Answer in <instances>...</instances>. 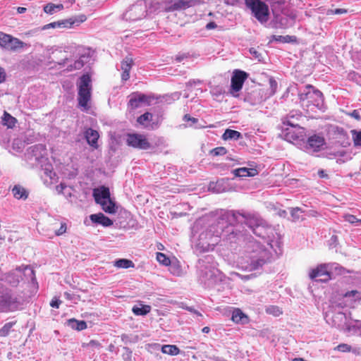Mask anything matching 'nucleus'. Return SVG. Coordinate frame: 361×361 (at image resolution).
<instances>
[{"label": "nucleus", "mask_w": 361, "mask_h": 361, "mask_svg": "<svg viewBox=\"0 0 361 361\" xmlns=\"http://www.w3.org/2000/svg\"><path fill=\"white\" fill-rule=\"evenodd\" d=\"M267 247H264L257 240L249 241L245 250L246 257L241 262L242 268L246 271H252L271 262L274 259L271 250H274L276 255H278V253L271 243L267 242Z\"/></svg>", "instance_id": "nucleus-1"}, {"label": "nucleus", "mask_w": 361, "mask_h": 361, "mask_svg": "<svg viewBox=\"0 0 361 361\" xmlns=\"http://www.w3.org/2000/svg\"><path fill=\"white\" fill-rule=\"evenodd\" d=\"M238 217L235 211L224 213L215 223L204 228L199 235L195 250L200 253L213 250L221 238L220 229L224 227L227 220Z\"/></svg>", "instance_id": "nucleus-2"}, {"label": "nucleus", "mask_w": 361, "mask_h": 361, "mask_svg": "<svg viewBox=\"0 0 361 361\" xmlns=\"http://www.w3.org/2000/svg\"><path fill=\"white\" fill-rule=\"evenodd\" d=\"M299 98L302 106L307 111H314L316 109L323 111L324 99L322 93L315 90L312 85H306L299 93Z\"/></svg>", "instance_id": "nucleus-3"}, {"label": "nucleus", "mask_w": 361, "mask_h": 361, "mask_svg": "<svg viewBox=\"0 0 361 361\" xmlns=\"http://www.w3.org/2000/svg\"><path fill=\"white\" fill-rule=\"evenodd\" d=\"M213 258L210 255H207L204 259L198 261L199 280L207 287L212 286L216 282L218 270L212 265H206L205 263H210Z\"/></svg>", "instance_id": "nucleus-4"}, {"label": "nucleus", "mask_w": 361, "mask_h": 361, "mask_svg": "<svg viewBox=\"0 0 361 361\" xmlns=\"http://www.w3.org/2000/svg\"><path fill=\"white\" fill-rule=\"evenodd\" d=\"M238 217L235 218L241 224H244L247 225L256 235L265 238L267 234V231L271 230L270 228H267L262 225V221L258 217L247 213H241L240 212H235Z\"/></svg>", "instance_id": "nucleus-5"}, {"label": "nucleus", "mask_w": 361, "mask_h": 361, "mask_svg": "<svg viewBox=\"0 0 361 361\" xmlns=\"http://www.w3.org/2000/svg\"><path fill=\"white\" fill-rule=\"evenodd\" d=\"M228 221H235L240 224V222L236 219H231V220H227L226 223L224 224V227L222 228V229H220V232L221 233V239L229 243H237L241 240H244L245 233L240 231V226L228 224Z\"/></svg>", "instance_id": "nucleus-6"}, {"label": "nucleus", "mask_w": 361, "mask_h": 361, "mask_svg": "<svg viewBox=\"0 0 361 361\" xmlns=\"http://www.w3.org/2000/svg\"><path fill=\"white\" fill-rule=\"evenodd\" d=\"M246 6L252 14L262 24L266 23L269 18V6L261 0H245Z\"/></svg>", "instance_id": "nucleus-7"}, {"label": "nucleus", "mask_w": 361, "mask_h": 361, "mask_svg": "<svg viewBox=\"0 0 361 361\" xmlns=\"http://www.w3.org/2000/svg\"><path fill=\"white\" fill-rule=\"evenodd\" d=\"M91 78L88 74L82 75L79 80L78 103L82 107L86 108L91 97Z\"/></svg>", "instance_id": "nucleus-8"}, {"label": "nucleus", "mask_w": 361, "mask_h": 361, "mask_svg": "<svg viewBox=\"0 0 361 361\" xmlns=\"http://www.w3.org/2000/svg\"><path fill=\"white\" fill-rule=\"evenodd\" d=\"M293 118L294 116H289L286 118L283 121L284 126H289L290 127L287 128L284 133L285 140L290 142H293L294 141L302 139L304 134L303 128L300 127L298 123H295L291 121V118Z\"/></svg>", "instance_id": "nucleus-9"}, {"label": "nucleus", "mask_w": 361, "mask_h": 361, "mask_svg": "<svg viewBox=\"0 0 361 361\" xmlns=\"http://www.w3.org/2000/svg\"><path fill=\"white\" fill-rule=\"evenodd\" d=\"M147 5L144 0H139L133 4L123 15L126 20L136 21L146 16Z\"/></svg>", "instance_id": "nucleus-10"}, {"label": "nucleus", "mask_w": 361, "mask_h": 361, "mask_svg": "<svg viewBox=\"0 0 361 361\" xmlns=\"http://www.w3.org/2000/svg\"><path fill=\"white\" fill-rule=\"evenodd\" d=\"M20 302L16 295L6 291L0 296V312H15L19 309Z\"/></svg>", "instance_id": "nucleus-11"}, {"label": "nucleus", "mask_w": 361, "mask_h": 361, "mask_svg": "<svg viewBox=\"0 0 361 361\" xmlns=\"http://www.w3.org/2000/svg\"><path fill=\"white\" fill-rule=\"evenodd\" d=\"M197 0H164L163 10L166 12L184 11L197 4Z\"/></svg>", "instance_id": "nucleus-12"}, {"label": "nucleus", "mask_w": 361, "mask_h": 361, "mask_svg": "<svg viewBox=\"0 0 361 361\" xmlns=\"http://www.w3.org/2000/svg\"><path fill=\"white\" fill-rule=\"evenodd\" d=\"M126 142L128 146L133 148L147 150L151 148V144L145 135L138 133H128Z\"/></svg>", "instance_id": "nucleus-13"}, {"label": "nucleus", "mask_w": 361, "mask_h": 361, "mask_svg": "<svg viewBox=\"0 0 361 361\" xmlns=\"http://www.w3.org/2000/svg\"><path fill=\"white\" fill-rule=\"evenodd\" d=\"M248 77V74L240 70H235L231 77V94L233 97H237L236 94L243 87V83Z\"/></svg>", "instance_id": "nucleus-14"}, {"label": "nucleus", "mask_w": 361, "mask_h": 361, "mask_svg": "<svg viewBox=\"0 0 361 361\" xmlns=\"http://www.w3.org/2000/svg\"><path fill=\"white\" fill-rule=\"evenodd\" d=\"M31 150L30 154L32 158H34L35 161L42 166V164L49 162L48 160L47 151L45 145L39 144L35 145L30 148Z\"/></svg>", "instance_id": "nucleus-15"}, {"label": "nucleus", "mask_w": 361, "mask_h": 361, "mask_svg": "<svg viewBox=\"0 0 361 361\" xmlns=\"http://www.w3.org/2000/svg\"><path fill=\"white\" fill-rule=\"evenodd\" d=\"M311 279H317L322 282H326L331 279V276L328 269L326 264L319 265L316 269H312L310 273Z\"/></svg>", "instance_id": "nucleus-16"}, {"label": "nucleus", "mask_w": 361, "mask_h": 361, "mask_svg": "<svg viewBox=\"0 0 361 361\" xmlns=\"http://www.w3.org/2000/svg\"><path fill=\"white\" fill-rule=\"evenodd\" d=\"M42 170L44 172V174L42 175V177L44 179V183L45 185L49 186L57 183L59 177L53 171V166L49 162L42 164Z\"/></svg>", "instance_id": "nucleus-17"}, {"label": "nucleus", "mask_w": 361, "mask_h": 361, "mask_svg": "<svg viewBox=\"0 0 361 361\" xmlns=\"http://www.w3.org/2000/svg\"><path fill=\"white\" fill-rule=\"evenodd\" d=\"M150 102V97L146 94L140 92H135L130 95L128 105L132 109H137L140 107L142 104H149Z\"/></svg>", "instance_id": "nucleus-18"}, {"label": "nucleus", "mask_w": 361, "mask_h": 361, "mask_svg": "<svg viewBox=\"0 0 361 361\" xmlns=\"http://www.w3.org/2000/svg\"><path fill=\"white\" fill-rule=\"evenodd\" d=\"M325 144V140L322 136L314 135L307 140L306 148L310 152H318Z\"/></svg>", "instance_id": "nucleus-19"}, {"label": "nucleus", "mask_w": 361, "mask_h": 361, "mask_svg": "<svg viewBox=\"0 0 361 361\" xmlns=\"http://www.w3.org/2000/svg\"><path fill=\"white\" fill-rule=\"evenodd\" d=\"M92 223L109 227L113 225V221L109 217L104 216L102 213L94 214L90 216Z\"/></svg>", "instance_id": "nucleus-20"}, {"label": "nucleus", "mask_w": 361, "mask_h": 361, "mask_svg": "<svg viewBox=\"0 0 361 361\" xmlns=\"http://www.w3.org/2000/svg\"><path fill=\"white\" fill-rule=\"evenodd\" d=\"M94 197L97 203L102 202V200L111 199L109 190L105 187H102L100 189L94 190Z\"/></svg>", "instance_id": "nucleus-21"}, {"label": "nucleus", "mask_w": 361, "mask_h": 361, "mask_svg": "<svg viewBox=\"0 0 361 361\" xmlns=\"http://www.w3.org/2000/svg\"><path fill=\"white\" fill-rule=\"evenodd\" d=\"M13 196L17 200H25L28 197V192L20 185H15L11 190Z\"/></svg>", "instance_id": "nucleus-22"}, {"label": "nucleus", "mask_w": 361, "mask_h": 361, "mask_svg": "<svg viewBox=\"0 0 361 361\" xmlns=\"http://www.w3.org/2000/svg\"><path fill=\"white\" fill-rule=\"evenodd\" d=\"M99 137V133L95 130L88 128L85 131V138L87 140V143L94 147H97V140Z\"/></svg>", "instance_id": "nucleus-23"}, {"label": "nucleus", "mask_w": 361, "mask_h": 361, "mask_svg": "<svg viewBox=\"0 0 361 361\" xmlns=\"http://www.w3.org/2000/svg\"><path fill=\"white\" fill-rule=\"evenodd\" d=\"M275 27L276 28H286L293 24V18L289 19L286 16H276L275 17Z\"/></svg>", "instance_id": "nucleus-24"}, {"label": "nucleus", "mask_w": 361, "mask_h": 361, "mask_svg": "<svg viewBox=\"0 0 361 361\" xmlns=\"http://www.w3.org/2000/svg\"><path fill=\"white\" fill-rule=\"evenodd\" d=\"M25 46V44L23 42L10 35L9 42L7 45L6 49L16 51L19 49L23 48Z\"/></svg>", "instance_id": "nucleus-25"}, {"label": "nucleus", "mask_w": 361, "mask_h": 361, "mask_svg": "<svg viewBox=\"0 0 361 361\" xmlns=\"http://www.w3.org/2000/svg\"><path fill=\"white\" fill-rule=\"evenodd\" d=\"M255 170L253 169H247L245 167L239 168L233 171V173L236 177H249L253 176L255 174Z\"/></svg>", "instance_id": "nucleus-26"}, {"label": "nucleus", "mask_w": 361, "mask_h": 361, "mask_svg": "<svg viewBox=\"0 0 361 361\" xmlns=\"http://www.w3.org/2000/svg\"><path fill=\"white\" fill-rule=\"evenodd\" d=\"M1 123L4 126H7L8 128H13L17 123V119L8 112L4 111L1 117Z\"/></svg>", "instance_id": "nucleus-27"}, {"label": "nucleus", "mask_w": 361, "mask_h": 361, "mask_svg": "<svg viewBox=\"0 0 361 361\" xmlns=\"http://www.w3.org/2000/svg\"><path fill=\"white\" fill-rule=\"evenodd\" d=\"M98 204L101 205L102 209L106 213L114 214L116 212V204L111 199L102 200V202H100Z\"/></svg>", "instance_id": "nucleus-28"}, {"label": "nucleus", "mask_w": 361, "mask_h": 361, "mask_svg": "<svg viewBox=\"0 0 361 361\" xmlns=\"http://www.w3.org/2000/svg\"><path fill=\"white\" fill-rule=\"evenodd\" d=\"M232 320L235 323L245 324L247 322V317L239 309H236L233 312Z\"/></svg>", "instance_id": "nucleus-29"}, {"label": "nucleus", "mask_w": 361, "mask_h": 361, "mask_svg": "<svg viewBox=\"0 0 361 361\" xmlns=\"http://www.w3.org/2000/svg\"><path fill=\"white\" fill-rule=\"evenodd\" d=\"M68 325L73 329L82 331L87 328V324L84 321H78L75 319L68 320Z\"/></svg>", "instance_id": "nucleus-30"}, {"label": "nucleus", "mask_w": 361, "mask_h": 361, "mask_svg": "<svg viewBox=\"0 0 361 361\" xmlns=\"http://www.w3.org/2000/svg\"><path fill=\"white\" fill-rule=\"evenodd\" d=\"M241 137V134L240 132L234 130L227 129L225 130L224 133L222 135V138L225 140H237Z\"/></svg>", "instance_id": "nucleus-31"}, {"label": "nucleus", "mask_w": 361, "mask_h": 361, "mask_svg": "<svg viewBox=\"0 0 361 361\" xmlns=\"http://www.w3.org/2000/svg\"><path fill=\"white\" fill-rule=\"evenodd\" d=\"M133 312L135 315H146L151 311V306L147 305H141L140 307L135 305L132 309Z\"/></svg>", "instance_id": "nucleus-32"}, {"label": "nucleus", "mask_w": 361, "mask_h": 361, "mask_svg": "<svg viewBox=\"0 0 361 361\" xmlns=\"http://www.w3.org/2000/svg\"><path fill=\"white\" fill-rule=\"evenodd\" d=\"M161 350L163 353L170 355H177L180 353L179 348L175 345H164Z\"/></svg>", "instance_id": "nucleus-33"}, {"label": "nucleus", "mask_w": 361, "mask_h": 361, "mask_svg": "<svg viewBox=\"0 0 361 361\" xmlns=\"http://www.w3.org/2000/svg\"><path fill=\"white\" fill-rule=\"evenodd\" d=\"M63 8V6L61 4H47L44 6V11L47 14H53L59 11H61Z\"/></svg>", "instance_id": "nucleus-34"}, {"label": "nucleus", "mask_w": 361, "mask_h": 361, "mask_svg": "<svg viewBox=\"0 0 361 361\" xmlns=\"http://www.w3.org/2000/svg\"><path fill=\"white\" fill-rule=\"evenodd\" d=\"M114 266L118 268L128 269L135 267L133 261L127 259H119L114 262Z\"/></svg>", "instance_id": "nucleus-35"}, {"label": "nucleus", "mask_w": 361, "mask_h": 361, "mask_svg": "<svg viewBox=\"0 0 361 361\" xmlns=\"http://www.w3.org/2000/svg\"><path fill=\"white\" fill-rule=\"evenodd\" d=\"M68 24L69 23L67 20H60L56 22L50 23L49 24L45 25L43 27V30H47L49 28H56V27H68Z\"/></svg>", "instance_id": "nucleus-36"}, {"label": "nucleus", "mask_w": 361, "mask_h": 361, "mask_svg": "<svg viewBox=\"0 0 361 361\" xmlns=\"http://www.w3.org/2000/svg\"><path fill=\"white\" fill-rule=\"evenodd\" d=\"M16 324V322H10L6 323L1 329H0V337L7 336L11 332V329Z\"/></svg>", "instance_id": "nucleus-37"}, {"label": "nucleus", "mask_w": 361, "mask_h": 361, "mask_svg": "<svg viewBox=\"0 0 361 361\" xmlns=\"http://www.w3.org/2000/svg\"><path fill=\"white\" fill-rule=\"evenodd\" d=\"M56 190L59 194H63L66 197H71V190L66 185L61 183L57 185Z\"/></svg>", "instance_id": "nucleus-38"}, {"label": "nucleus", "mask_w": 361, "mask_h": 361, "mask_svg": "<svg viewBox=\"0 0 361 361\" xmlns=\"http://www.w3.org/2000/svg\"><path fill=\"white\" fill-rule=\"evenodd\" d=\"M350 133L354 145L355 147H361V130H352Z\"/></svg>", "instance_id": "nucleus-39"}, {"label": "nucleus", "mask_w": 361, "mask_h": 361, "mask_svg": "<svg viewBox=\"0 0 361 361\" xmlns=\"http://www.w3.org/2000/svg\"><path fill=\"white\" fill-rule=\"evenodd\" d=\"M152 114L149 112H146L144 114L139 116L137 119V123L142 126H147V123L149 122L152 119Z\"/></svg>", "instance_id": "nucleus-40"}, {"label": "nucleus", "mask_w": 361, "mask_h": 361, "mask_svg": "<svg viewBox=\"0 0 361 361\" xmlns=\"http://www.w3.org/2000/svg\"><path fill=\"white\" fill-rule=\"evenodd\" d=\"M87 58L85 56H81L79 59L76 60L73 65L71 66L70 70H79L83 67L86 63L85 59Z\"/></svg>", "instance_id": "nucleus-41"}, {"label": "nucleus", "mask_w": 361, "mask_h": 361, "mask_svg": "<svg viewBox=\"0 0 361 361\" xmlns=\"http://www.w3.org/2000/svg\"><path fill=\"white\" fill-rule=\"evenodd\" d=\"M266 312L267 313L272 314L275 317H278L282 314L281 309L279 307L275 305H270L267 307L266 309Z\"/></svg>", "instance_id": "nucleus-42"}, {"label": "nucleus", "mask_w": 361, "mask_h": 361, "mask_svg": "<svg viewBox=\"0 0 361 361\" xmlns=\"http://www.w3.org/2000/svg\"><path fill=\"white\" fill-rule=\"evenodd\" d=\"M303 212H304L299 207L292 208L290 210V215L293 221H298L300 219H303L300 215Z\"/></svg>", "instance_id": "nucleus-43"}, {"label": "nucleus", "mask_w": 361, "mask_h": 361, "mask_svg": "<svg viewBox=\"0 0 361 361\" xmlns=\"http://www.w3.org/2000/svg\"><path fill=\"white\" fill-rule=\"evenodd\" d=\"M157 259L160 264L165 266H168L171 263L169 258L167 257L166 255L161 252L157 253Z\"/></svg>", "instance_id": "nucleus-44"}, {"label": "nucleus", "mask_w": 361, "mask_h": 361, "mask_svg": "<svg viewBox=\"0 0 361 361\" xmlns=\"http://www.w3.org/2000/svg\"><path fill=\"white\" fill-rule=\"evenodd\" d=\"M344 298H353L354 301L361 300V293L357 290L348 291L344 294Z\"/></svg>", "instance_id": "nucleus-45"}, {"label": "nucleus", "mask_w": 361, "mask_h": 361, "mask_svg": "<svg viewBox=\"0 0 361 361\" xmlns=\"http://www.w3.org/2000/svg\"><path fill=\"white\" fill-rule=\"evenodd\" d=\"M10 35H7L0 32V46L6 49L9 42Z\"/></svg>", "instance_id": "nucleus-46"}, {"label": "nucleus", "mask_w": 361, "mask_h": 361, "mask_svg": "<svg viewBox=\"0 0 361 361\" xmlns=\"http://www.w3.org/2000/svg\"><path fill=\"white\" fill-rule=\"evenodd\" d=\"M132 66V59L126 58L121 63V69L125 72H130Z\"/></svg>", "instance_id": "nucleus-47"}, {"label": "nucleus", "mask_w": 361, "mask_h": 361, "mask_svg": "<svg viewBox=\"0 0 361 361\" xmlns=\"http://www.w3.org/2000/svg\"><path fill=\"white\" fill-rule=\"evenodd\" d=\"M210 153L214 156H222L227 153V150L224 147H218L211 150Z\"/></svg>", "instance_id": "nucleus-48"}, {"label": "nucleus", "mask_w": 361, "mask_h": 361, "mask_svg": "<svg viewBox=\"0 0 361 361\" xmlns=\"http://www.w3.org/2000/svg\"><path fill=\"white\" fill-rule=\"evenodd\" d=\"M345 221H348L351 224H355L356 223L361 222V219H357L355 216L352 214H345L343 216Z\"/></svg>", "instance_id": "nucleus-49"}, {"label": "nucleus", "mask_w": 361, "mask_h": 361, "mask_svg": "<svg viewBox=\"0 0 361 361\" xmlns=\"http://www.w3.org/2000/svg\"><path fill=\"white\" fill-rule=\"evenodd\" d=\"M82 347L99 349L101 348V343L97 341L91 340L89 343H82Z\"/></svg>", "instance_id": "nucleus-50"}, {"label": "nucleus", "mask_w": 361, "mask_h": 361, "mask_svg": "<svg viewBox=\"0 0 361 361\" xmlns=\"http://www.w3.org/2000/svg\"><path fill=\"white\" fill-rule=\"evenodd\" d=\"M326 264L328 266V269L329 271V274L331 276L334 270L335 271H338V273H340V271L342 269V267H340L339 264L337 263H329Z\"/></svg>", "instance_id": "nucleus-51"}, {"label": "nucleus", "mask_w": 361, "mask_h": 361, "mask_svg": "<svg viewBox=\"0 0 361 361\" xmlns=\"http://www.w3.org/2000/svg\"><path fill=\"white\" fill-rule=\"evenodd\" d=\"M269 83L271 89V94H274L277 89V82L273 78H270L269 80Z\"/></svg>", "instance_id": "nucleus-52"}, {"label": "nucleus", "mask_w": 361, "mask_h": 361, "mask_svg": "<svg viewBox=\"0 0 361 361\" xmlns=\"http://www.w3.org/2000/svg\"><path fill=\"white\" fill-rule=\"evenodd\" d=\"M336 348L338 350H339L341 352H350L351 351V346L348 344H345V343H342V344L338 345L336 347Z\"/></svg>", "instance_id": "nucleus-53"}, {"label": "nucleus", "mask_w": 361, "mask_h": 361, "mask_svg": "<svg viewBox=\"0 0 361 361\" xmlns=\"http://www.w3.org/2000/svg\"><path fill=\"white\" fill-rule=\"evenodd\" d=\"M224 183V180H219L215 183V188H212V189H215V192H222L225 191L224 189H221V186ZM210 188H212V185H210Z\"/></svg>", "instance_id": "nucleus-54"}, {"label": "nucleus", "mask_w": 361, "mask_h": 361, "mask_svg": "<svg viewBox=\"0 0 361 361\" xmlns=\"http://www.w3.org/2000/svg\"><path fill=\"white\" fill-rule=\"evenodd\" d=\"M348 330L349 332H352V334L361 335V328L356 326H349Z\"/></svg>", "instance_id": "nucleus-55"}, {"label": "nucleus", "mask_w": 361, "mask_h": 361, "mask_svg": "<svg viewBox=\"0 0 361 361\" xmlns=\"http://www.w3.org/2000/svg\"><path fill=\"white\" fill-rule=\"evenodd\" d=\"M61 303V301L59 299L57 298H54L50 302V305L52 307L59 308Z\"/></svg>", "instance_id": "nucleus-56"}, {"label": "nucleus", "mask_w": 361, "mask_h": 361, "mask_svg": "<svg viewBox=\"0 0 361 361\" xmlns=\"http://www.w3.org/2000/svg\"><path fill=\"white\" fill-rule=\"evenodd\" d=\"M66 231V224H61L60 228L55 231V234L56 235H61L63 234Z\"/></svg>", "instance_id": "nucleus-57"}, {"label": "nucleus", "mask_w": 361, "mask_h": 361, "mask_svg": "<svg viewBox=\"0 0 361 361\" xmlns=\"http://www.w3.org/2000/svg\"><path fill=\"white\" fill-rule=\"evenodd\" d=\"M346 13V10L345 9H343V8H336L334 10H329L328 11V14H336V15H338V14H343V13Z\"/></svg>", "instance_id": "nucleus-58"}, {"label": "nucleus", "mask_w": 361, "mask_h": 361, "mask_svg": "<svg viewBox=\"0 0 361 361\" xmlns=\"http://www.w3.org/2000/svg\"><path fill=\"white\" fill-rule=\"evenodd\" d=\"M283 37L284 38L283 43L293 42L296 41V37L295 36L286 35L283 36Z\"/></svg>", "instance_id": "nucleus-59"}, {"label": "nucleus", "mask_w": 361, "mask_h": 361, "mask_svg": "<svg viewBox=\"0 0 361 361\" xmlns=\"http://www.w3.org/2000/svg\"><path fill=\"white\" fill-rule=\"evenodd\" d=\"M349 115L357 121H360L361 119L358 110H353L351 113L349 114Z\"/></svg>", "instance_id": "nucleus-60"}, {"label": "nucleus", "mask_w": 361, "mask_h": 361, "mask_svg": "<svg viewBox=\"0 0 361 361\" xmlns=\"http://www.w3.org/2000/svg\"><path fill=\"white\" fill-rule=\"evenodd\" d=\"M283 39H284V38L283 37L282 35H274L271 36L270 42L276 41V42L283 43Z\"/></svg>", "instance_id": "nucleus-61"}, {"label": "nucleus", "mask_w": 361, "mask_h": 361, "mask_svg": "<svg viewBox=\"0 0 361 361\" xmlns=\"http://www.w3.org/2000/svg\"><path fill=\"white\" fill-rule=\"evenodd\" d=\"M250 53L259 61H260L261 54H259L255 49L251 48L250 49Z\"/></svg>", "instance_id": "nucleus-62"}, {"label": "nucleus", "mask_w": 361, "mask_h": 361, "mask_svg": "<svg viewBox=\"0 0 361 361\" xmlns=\"http://www.w3.org/2000/svg\"><path fill=\"white\" fill-rule=\"evenodd\" d=\"M184 120L185 121H191L194 123L197 122V118H193V117H190V116L188 115V114H185L184 116Z\"/></svg>", "instance_id": "nucleus-63"}, {"label": "nucleus", "mask_w": 361, "mask_h": 361, "mask_svg": "<svg viewBox=\"0 0 361 361\" xmlns=\"http://www.w3.org/2000/svg\"><path fill=\"white\" fill-rule=\"evenodd\" d=\"M217 27V25L214 22H210L206 25V29L212 30Z\"/></svg>", "instance_id": "nucleus-64"}]
</instances>
